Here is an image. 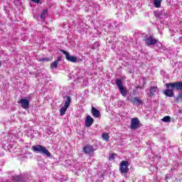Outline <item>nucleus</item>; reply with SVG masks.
Wrapping results in <instances>:
<instances>
[{
  "mask_svg": "<svg viewBox=\"0 0 182 182\" xmlns=\"http://www.w3.org/2000/svg\"><path fill=\"white\" fill-rule=\"evenodd\" d=\"M166 89L162 91V93L166 97H174V90L182 92V82H169L165 85Z\"/></svg>",
  "mask_w": 182,
  "mask_h": 182,
  "instance_id": "1",
  "label": "nucleus"
},
{
  "mask_svg": "<svg viewBox=\"0 0 182 182\" xmlns=\"http://www.w3.org/2000/svg\"><path fill=\"white\" fill-rule=\"evenodd\" d=\"M33 151H36V153H40V154H44L47 156V157H51L52 155L50 152L43 146L42 145H36L32 146Z\"/></svg>",
  "mask_w": 182,
  "mask_h": 182,
  "instance_id": "2",
  "label": "nucleus"
},
{
  "mask_svg": "<svg viewBox=\"0 0 182 182\" xmlns=\"http://www.w3.org/2000/svg\"><path fill=\"white\" fill-rule=\"evenodd\" d=\"M129 166H130V164H129V161H122L119 164V172L122 174V176H124V174H127L129 173Z\"/></svg>",
  "mask_w": 182,
  "mask_h": 182,
  "instance_id": "3",
  "label": "nucleus"
},
{
  "mask_svg": "<svg viewBox=\"0 0 182 182\" xmlns=\"http://www.w3.org/2000/svg\"><path fill=\"white\" fill-rule=\"evenodd\" d=\"M115 82L119 89V93L122 95V96H126L127 95V89H126V87L123 86V82H122V80L116 79Z\"/></svg>",
  "mask_w": 182,
  "mask_h": 182,
  "instance_id": "4",
  "label": "nucleus"
},
{
  "mask_svg": "<svg viewBox=\"0 0 182 182\" xmlns=\"http://www.w3.org/2000/svg\"><path fill=\"white\" fill-rule=\"evenodd\" d=\"M66 99L65 105L60 109V116L66 114V110H68V108L70 106V103H72V97L70 96H67Z\"/></svg>",
  "mask_w": 182,
  "mask_h": 182,
  "instance_id": "5",
  "label": "nucleus"
},
{
  "mask_svg": "<svg viewBox=\"0 0 182 182\" xmlns=\"http://www.w3.org/2000/svg\"><path fill=\"white\" fill-rule=\"evenodd\" d=\"M82 151L85 154H88L89 156H93L96 149L93 147L92 145L87 144L82 148Z\"/></svg>",
  "mask_w": 182,
  "mask_h": 182,
  "instance_id": "6",
  "label": "nucleus"
},
{
  "mask_svg": "<svg viewBox=\"0 0 182 182\" xmlns=\"http://www.w3.org/2000/svg\"><path fill=\"white\" fill-rule=\"evenodd\" d=\"M60 52L65 55V59L68 62H72L73 63H76V62H77V57L70 55V54L65 50H60Z\"/></svg>",
  "mask_w": 182,
  "mask_h": 182,
  "instance_id": "7",
  "label": "nucleus"
},
{
  "mask_svg": "<svg viewBox=\"0 0 182 182\" xmlns=\"http://www.w3.org/2000/svg\"><path fill=\"white\" fill-rule=\"evenodd\" d=\"M144 41L146 42V46H151L153 45H156L158 41L153 36H149L146 37L144 38Z\"/></svg>",
  "mask_w": 182,
  "mask_h": 182,
  "instance_id": "8",
  "label": "nucleus"
},
{
  "mask_svg": "<svg viewBox=\"0 0 182 182\" xmlns=\"http://www.w3.org/2000/svg\"><path fill=\"white\" fill-rule=\"evenodd\" d=\"M139 127H140L139 118H132L131 120V129H132V130H137Z\"/></svg>",
  "mask_w": 182,
  "mask_h": 182,
  "instance_id": "9",
  "label": "nucleus"
},
{
  "mask_svg": "<svg viewBox=\"0 0 182 182\" xmlns=\"http://www.w3.org/2000/svg\"><path fill=\"white\" fill-rule=\"evenodd\" d=\"M157 90H159V87L157 86H151L149 88V92H148V96L149 97H156V93H157Z\"/></svg>",
  "mask_w": 182,
  "mask_h": 182,
  "instance_id": "10",
  "label": "nucleus"
},
{
  "mask_svg": "<svg viewBox=\"0 0 182 182\" xmlns=\"http://www.w3.org/2000/svg\"><path fill=\"white\" fill-rule=\"evenodd\" d=\"M18 103L21 105V107L23 109H28L29 107V100L26 99H21L18 101Z\"/></svg>",
  "mask_w": 182,
  "mask_h": 182,
  "instance_id": "11",
  "label": "nucleus"
},
{
  "mask_svg": "<svg viewBox=\"0 0 182 182\" xmlns=\"http://www.w3.org/2000/svg\"><path fill=\"white\" fill-rule=\"evenodd\" d=\"M93 122L95 119L90 115H87L85 119V127H90L93 124Z\"/></svg>",
  "mask_w": 182,
  "mask_h": 182,
  "instance_id": "12",
  "label": "nucleus"
},
{
  "mask_svg": "<svg viewBox=\"0 0 182 182\" xmlns=\"http://www.w3.org/2000/svg\"><path fill=\"white\" fill-rule=\"evenodd\" d=\"M91 113L94 117H100V111L97 110L95 107H92Z\"/></svg>",
  "mask_w": 182,
  "mask_h": 182,
  "instance_id": "13",
  "label": "nucleus"
},
{
  "mask_svg": "<svg viewBox=\"0 0 182 182\" xmlns=\"http://www.w3.org/2000/svg\"><path fill=\"white\" fill-rule=\"evenodd\" d=\"M131 103H132V105H141V103H143V101L140 99H139V97H134L133 98H132L130 100Z\"/></svg>",
  "mask_w": 182,
  "mask_h": 182,
  "instance_id": "14",
  "label": "nucleus"
},
{
  "mask_svg": "<svg viewBox=\"0 0 182 182\" xmlns=\"http://www.w3.org/2000/svg\"><path fill=\"white\" fill-rule=\"evenodd\" d=\"M176 103H181L182 102V92H178L175 99Z\"/></svg>",
  "mask_w": 182,
  "mask_h": 182,
  "instance_id": "15",
  "label": "nucleus"
},
{
  "mask_svg": "<svg viewBox=\"0 0 182 182\" xmlns=\"http://www.w3.org/2000/svg\"><path fill=\"white\" fill-rule=\"evenodd\" d=\"M163 0H154V5L156 8H160L161 6V1Z\"/></svg>",
  "mask_w": 182,
  "mask_h": 182,
  "instance_id": "16",
  "label": "nucleus"
},
{
  "mask_svg": "<svg viewBox=\"0 0 182 182\" xmlns=\"http://www.w3.org/2000/svg\"><path fill=\"white\" fill-rule=\"evenodd\" d=\"M161 121L164 122V123H170V122H171V117L170 116H165Z\"/></svg>",
  "mask_w": 182,
  "mask_h": 182,
  "instance_id": "17",
  "label": "nucleus"
},
{
  "mask_svg": "<svg viewBox=\"0 0 182 182\" xmlns=\"http://www.w3.org/2000/svg\"><path fill=\"white\" fill-rule=\"evenodd\" d=\"M13 178H14V181H16V182L23 181V178L21 176H14Z\"/></svg>",
  "mask_w": 182,
  "mask_h": 182,
  "instance_id": "18",
  "label": "nucleus"
},
{
  "mask_svg": "<svg viewBox=\"0 0 182 182\" xmlns=\"http://www.w3.org/2000/svg\"><path fill=\"white\" fill-rule=\"evenodd\" d=\"M58 65H59V63H58V61H53L50 64V69H56V68H58Z\"/></svg>",
  "mask_w": 182,
  "mask_h": 182,
  "instance_id": "19",
  "label": "nucleus"
},
{
  "mask_svg": "<svg viewBox=\"0 0 182 182\" xmlns=\"http://www.w3.org/2000/svg\"><path fill=\"white\" fill-rule=\"evenodd\" d=\"M102 139H103V140H105L106 141H109V134H107V133L102 134Z\"/></svg>",
  "mask_w": 182,
  "mask_h": 182,
  "instance_id": "20",
  "label": "nucleus"
},
{
  "mask_svg": "<svg viewBox=\"0 0 182 182\" xmlns=\"http://www.w3.org/2000/svg\"><path fill=\"white\" fill-rule=\"evenodd\" d=\"M48 15V10H43L41 14V19H45V16Z\"/></svg>",
  "mask_w": 182,
  "mask_h": 182,
  "instance_id": "21",
  "label": "nucleus"
},
{
  "mask_svg": "<svg viewBox=\"0 0 182 182\" xmlns=\"http://www.w3.org/2000/svg\"><path fill=\"white\" fill-rule=\"evenodd\" d=\"M109 160H114V154H111L109 155Z\"/></svg>",
  "mask_w": 182,
  "mask_h": 182,
  "instance_id": "22",
  "label": "nucleus"
},
{
  "mask_svg": "<svg viewBox=\"0 0 182 182\" xmlns=\"http://www.w3.org/2000/svg\"><path fill=\"white\" fill-rule=\"evenodd\" d=\"M60 60H62V56H58V59L55 60V62H58V63H59V62H60Z\"/></svg>",
  "mask_w": 182,
  "mask_h": 182,
  "instance_id": "23",
  "label": "nucleus"
},
{
  "mask_svg": "<svg viewBox=\"0 0 182 182\" xmlns=\"http://www.w3.org/2000/svg\"><path fill=\"white\" fill-rule=\"evenodd\" d=\"M31 1L35 4H39V2H41V0H31Z\"/></svg>",
  "mask_w": 182,
  "mask_h": 182,
  "instance_id": "24",
  "label": "nucleus"
},
{
  "mask_svg": "<svg viewBox=\"0 0 182 182\" xmlns=\"http://www.w3.org/2000/svg\"><path fill=\"white\" fill-rule=\"evenodd\" d=\"M165 178H168V176L166 175Z\"/></svg>",
  "mask_w": 182,
  "mask_h": 182,
  "instance_id": "25",
  "label": "nucleus"
},
{
  "mask_svg": "<svg viewBox=\"0 0 182 182\" xmlns=\"http://www.w3.org/2000/svg\"><path fill=\"white\" fill-rule=\"evenodd\" d=\"M2 66V64L1 63V62H0V68Z\"/></svg>",
  "mask_w": 182,
  "mask_h": 182,
  "instance_id": "26",
  "label": "nucleus"
},
{
  "mask_svg": "<svg viewBox=\"0 0 182 182\" xmlns=\"http://www.w3.org/2000/svg\"><path fill=\"white\" fill-rule=\"evenodd\" d=\"M44 60H48V58H44Z\"/></svg>",
  "mask_w": 182,
  "mask_h": 182,
  "instance_id": "27",
  "label": "nucleus"
}]
</instances>
